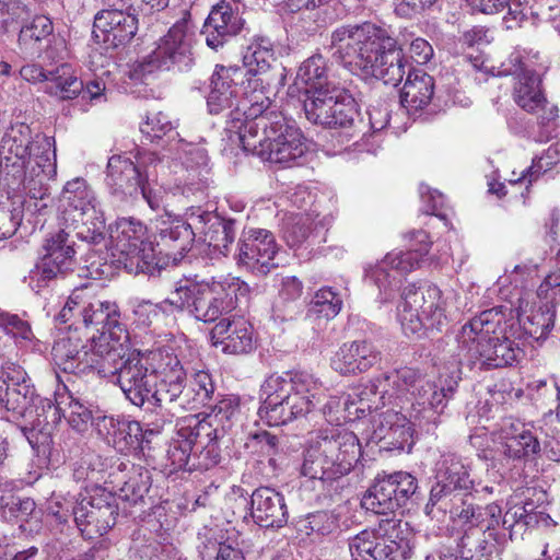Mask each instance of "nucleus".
<instances>
[{"label": "nucleus", "instance_id": "nucleus-25", "mask_svg": "<svg viewBox=\"0 0 560 560\" xmlns=\"http://www.w3.org/2000/svg\"><path fill=\"white\" fill-rule=\"evenodd\" d=\"M37 148L42 150V153L35 155V164L31 165V161H28L24 165V187L31 199L35 200V208L42 211L48 207V201H52L47 183L57 175L54 139L49 137L38 139Z\"/></svg>", "mask_w": 560, "mask_h": 560}, {"label": "nucleus", "instance_id": "nucleus-21", "mask_svg": "<svg viewBox=\"0 0 560 560\" xmlns=\"http://www.w3.org/2000/svg\"><path fill=\"white\" fill-rule=\"evenodd\" d=\"M232 114L240 129L237 143H242L243 135L256 136L269 127L275 116L283 115L272 107V101L260 78H250L242 89V97Z\"/></svg>", "mask_w": 560, "mask_h": 560}, {"label": "nucleus", "instance_id": "nucleus-11", "mask_svg": "<svg viewBox=\"0 0 560 560\" xmlns=\"http://www.w3.org/2000/svg\"><path fill=\"white\" fill-rule=\"evenodd\" d=\"M413 538L406 523L387 516L375 529L349 538L348 547L352 560H407L413 553Z\"/></svg>", "mask_w": 560, "mask_h": 560}, {"label": "nucleus", "instance_id": "nucleus-46", "mask_svg": "<svg viewBox=\"0 0 560 560\" xmlns=\"http://www.w3.org/2000/svg\"><path fill=\"white\" fill-rule=\"evenodd\" d=\"M342 91L343 88L331 85L306 94L303 101V108L307 120L323 127L331 125V120H328V118L331 117L330 112Z\"/></svg>", "mask_w": 560, "mask_h": 560}, {"label": "nucleus", "instance_id": "nucleus-26", "mask_svg": "<svg viewBox=\"0 0 560 560\" xmlns=\"http://www.w3.org/2000/svg\"><path fill=\"white\" fill-rule=\"evenodd\" d=\"M279 246L273 234L265 229H249L238 242L236 259L253 272L267 275L278 266Z\"/></svg>", "mask_w": 560, "mask_h": 560}, {"label": "nucleus", "instance_id": "nucleus-17", "mask_svg": "<svg viewBox=\"0 0 560 560\" xmlns=\"http://www.w3.org/2000/svg\"><path fill=\"white\" fill-rule=\"evenodd\" d=\"M0 406L16 419H31L39 425L47 412H55V404L40 397L22 369H8L0 376Z\"/></svg>", "mask_w": 560, "mask_h": 560}, {"label": "nucleus", "instance_id": "nucleus-35", "mask_svg": "<svg viewBox=\"0 0 560 560\" xmlns=\"http://www.w3.org/2000/svg\"><path fill=\"white\" fill-rule=\"evenodd\" d=\"M322 451L334 464V469L345 476L351 471L361 456V444L358 436L349 430L335 428L330 433L318 438Z\"/></svg>", "mask_w": 560, "mask_h": 560}, {"label": "nucleus", "instance_id": "nucleus-45", "mask_svg": "<svg viewBox=\"0 0 560 560\" xmlns=\"http://www.w3.org/2000/svg\"><path fill=\"white\" fill-rule=\"evenodd\" d=\"M90 343L83 345L78 337L68 335L59 338L52 347L56 365L66 373L82 374Z\"/></svg>", "mask_w": 560, "mask_h": 560}, {"label": "nucleus", "instance_id": "nucleus-13", "mask_svg": "<svg viewBox=\"0 0 560 560\" xmlns=\"http://www.w3.org/2000/svg\"><path fill=\"white\" fill-rule=\"evenodd\" d=\"M116 261L133 275L158 276L161 271L147 226L133 218H120L110 226Z\"/></svg>", "mask_w": 560, "mask_h": 560}, {"label": "nucleus", "instance_id": "nucleus-47", "mask_svg": "<svg viewBox=\"0 0 560 560\" xmlns=\"http://www.w3.org/2000/svg\"><path fill=\"white\" fill-rule=\"evenodd\" d=\"M84 89L83 82L79 79L72 66L61 62L56 69L49 71L45 92L59 100H73Z\"/></svg>", "mask_w": 560, "mask_h": 560}, {"label": "nucleus", "instance_id": "nucleus-19", "mask_svg": "<svg viewBox=\"0 0 560 560\" xmlns=\"http://www.w3.org/2000/svg\"><path fill=\"white\" fill-rule=\"evenodd\" d=\"M418 480L407 471L380 472L361 500L366 511L380 515L395 513L417 493Z\"/></svg>", "mask_w": 560, "mask_h": 560}, {"label": "nucleus", "instance_id": "nucleus-38", "mask_svg": "<svg viewBox=\"0 0 560 560\" xmlns=\"http://www.w3.org/2000/svg\"><path fill=\"white\" fill-rule=\"evenodd\" d=\"M250 516L260 527L284 526L289 513L283 494L270 487L257 488L250 495Z\"/></svg>", "mask_w": 560, "mask_h": 560}, {"label": "nucleus", "instance_id": "nucleus-34", "mask_svg": "<svg viewBox=\"0 0 560 560\" xmlns=\"http://www.w3.org/2000/svg\"><path fill=\"white\" fill-rule=\"evenodd\" d=\"M156 245L166 250L174 261L180 260L192 245L195 238V223L186 215V221L165 212L158 220Z\"/></svg>", "mask_w": 560, "mask_h": 560}, {"label": "nucleus", "instance_id": "nucleus-3", "mask_svg": "<svg viewBox=\"0 0 560 560\" xmlns=\"http://www.w3.org/2000/svg\"><path fill=\"white\" fill-rule=\"evenodd\" d=\"M167 160L156 152H139L136 161L122 155L108 159L105 184L110 195L125 200L139 195L152 210L165 208L164 194L180 191L188 196L190 187H173L166 178Z\"/></svg>", "mask_w": 560, "mask_h": 560}, {"label": "nucleus", "instance_id": "nucleus-24", "mask_svg": "<svg viewBox=\"0 0 560 560\" xmlns=\"http://www.w3.org/2000/svg\"><path fill=\"white\" fill-rule=\"evenodd\" d=\"M238 73V69L217 66V70L210 80V92L207 96L209 114L225 116L224 131L232 142H237L240 132L238 126L232 121V114H234V108L238 107L240 102V88L235 80Z\"/></svg>", "mask_w": 560, "mask_h": 560}, {"label": "nucleus", "instance_id": "nucleus-14", "mask_svg": "<svg viewBox=\"0 0 560 560\" xmlns=\"http://www.w3.org/2000/svg\"><path fill=\"white\" fill-rule=\"evenodd\" d=\"M435 480L424 506L425 515L432 520L451 514V509H462L455 506L456 501L462 502L459 491L466 494L478 492L477 483L470 477L469 463L454 453L441 455L436 463Z\"/></svg>", "mask_w": 560, "mask_h": 560}, {"label": "nucleus", "instance_id": "nucleus-9", "mask_svg": "<svg viewBox=\"0 0 560 560\" xmlns=\"http://www.w3.org/2000/svg\"><path fill=\"white\" fill-rule=\"evenodd\" d=\"M451 516L463 527L456 547L459 560H492L503 551L506 538L500 532L498 504L481 506L463 502L462 509H451Z\"/></svg>", "mask_w": 560, "mask_h": 560}, {"label": "nucleus", "instance_id": "nucleus-49", "mask_svg": "<svg viewBox=\"0 0 560 560\" xmlns=\"http://www.w3.org/2000/svg\"><path fill=\"white\" fill-rule=\"evenodd\" d=\"M44 136H36L35 140H31V130L27 126L21 125L12 128L2 139V150L13 154L23 161V166L31 161V165L35 164V155H39L42 150L37 148V140Z\"/></svg>", "mask_w": 560, "mask_h": 560}, {"label": "nucleus", "instance_id": "nucleus-63", "mask_svg": "<svg viewBox=\"0 0 560 560\" xmlns=\"http://www.w3.org/2000/svg\"><path fill=\"white\" fill-rule=\"evenodd\" d=\"M339 528V518L336 514L319 511L310 514L306 518L305 529L307 535L328 536Z\"/></svg>", "mask_w": 560, "mask_h": 560}, {"label": "nucleus", "instance_id": "nucleus-32", "mask_svg": "<svg viewBox=\"0 0 560 560\" xmlns=\"http://www.w3.org/2000/svg\"><path fill=\"white\" fill-rule=\"evenodd\" d=\"M192 33L187 21L176 22L160 39L154 52L166 70L176 67L179 71L188 69L192 63Z\"/></svg>", "mask_w": 560, "mask_h": 560}, {"label": "nucleus", "instance_id": "nucleus-41", "mask_svg": "<svg viewBox=\"0 0 560 560\" xmlns=\"http://www.w3.org/2000/svg\"><path fill=\"white\" fill-rule=\"evenodd\" d=\"M80 314V323L85 328H94L100 335L114 332L117 326H125L120 323V314L115 303L101 301L98 299H86L77 306Z\"/></svg>", "mask_w": 560, "mask_h": 560}, {"label": "nucleus", "instance_id": "nucleus-28", "mask_svg": "<svg viewBox=\"0 0 560 560\" xmlns=\"http://www.w3.org/2000/svg\"><path fill=\"white\" fill-rule=\"evenodd\" d=\"M332 218L328 215L319 218L315 210L289 212L281 223L283 240L291 248H299L306 243H320L325 241L322 234L328 230Z\"/></svg>", "mask_w": 560, "mask_h": 560}, {"label": "nucleus", "instance_id": "nucleus-56", "mask_svg": "<svg viewBox=\"0 0 560 560\" xmlns=\"http://www.w3.org/2000/svg\"><path fill=\"white\" fill-rule=\"evenodd\" d=\"M175 290L171 295L160 303H153L149 300H136L133 304V315L136 322L142 326H150L155 322L161 314L172 315L179 313L173 305L175 300Z\"/></svg>", "mask_w": 560, "mask_h": 560}, {"label": "nucleus", "instance_id": "nucleus-37", "mask_svg": "<svg viewBox=\"0 0 560 560\" xmlns=\"http://www.w3.org/2000/svg\"><path fill=\"white\" fill-rule=\"evenodd\" d=\"M381 359L372 342L358 340L343 343L330 358L331 369L340 375H357L366 372Z\"/></svg>", "mask_w": 560, "mask_h": 560}, {"label": "nucleus", "instance_id": "nucleus-44", "mask_svg": "<svg viewBox=\"0 0 560 560\" xmlns=\"http://www.w3.org/2000/svg\"><path fill=\"white\" fill-rule=\"evenodd\" d=\"M54 34V23L47 15H35L32 21L22 25L18 47L23 59H34L42 50L45 40Z\"/></svg>", "mask_w": 560, "mask_h": 560}, {"label": "nucleus", "instance_id": "nucleus-52", "mask_svg": "<svg viewBox=\"0 0 560 560\" xmlns=\"http://www.w3.org/2000/svg\"><path fill=\"white\" fill-rule=\"evenodd\" d=\"M330 116L328 120H331V125H326L327 128H340V129H353V131L347 132L348 136H353L358 129V125L361 124L359 119V110L357 108V103L353 96L343 89L340 97L338 98L336 105L330 112Z\"/></svg>", "mask_w": 560, "mask_h": 560}, {"label": "nucleus", "instance_id": "nucleus-57", "mask_svg": "<svg viewBox=\"0 0 560 560\" xmlns=\"http://www.w3.org/2000/svg\"><path fill=\"white\" fill-rule=\"evenodd\" d=\"M174 129V122L163 112L148 114L145 121L140 126L141 132L151 141L160 140L167 136L171 139V145L179 138V135Z\"/></svg>", "mask_w": 560, "mask_h": 560}, {"label": "nucleus", "instance_id": "nucleus-5", "mask_svg": "<svg viewBox=\"0 0 560 560\" xmlns=\"http://www.w3.org/2000/svg\"><path fill=\"white\" fill-rule=\"evenodd\" d=\"M323 384L305 371L272 373L261 384L259 418L268 425L287 424L311 412L320 401Z\"/></svg>", "mask_w": 560, "mask_h": 560}, {"label": "nucleus", "instance_id": "nucleus-60", "mask_svg": "<svg viewBox=\"0 0 560 560\" xmlns=\"http://www.w3.org/2000/svg\"><path fill=\"white\" fill-rule=\"evenodd\" d=\"M560 162V148L558 144L550 145L545 153L538 159L533 160L529 167L521 172V176L517 178H511V183H518L521 180H527L529 184L536 180L540 174L546 173L552 166Z\"/></svg>", "mask_w": 560, "mask_h": 560}, {"label": "nucleus", "instance_id": "nucleus-20", "mask_svg": "<svg viewBox=\"0 0 560 560\" xmlns=\"http://www.w3.org/2000/svg\"><path fill=\"white\" fill-rule=\"evenodd\" d=\"M418 480L407 471L380 472L361 500L366 511L380 515L395 513L417 493Z\"/></svg>", "mask_w": 560, "mask_h": 560}, {"label": "nucleus", "instance_id": "nucleus-59", "mask_svg": "<svg viewBox=\"0 0 560 560\" xmlns=\"http://www.w3.org/2000/svg\"><path fill=\"white\" fill-rule=\"evenodd\" d=\"M170 150L186 168L201 167L208 163V152L203 147L187 142L182 138H178Z\"/></svg>", "mask_w": 560, "mask_h": 560}, {"label": "nucleus", "instance_id": "nucleus-58", "mask_svg": "<svg viewBox=\"0 0 560 560\" xmlns=\"http://www.w3.org/2000/svg\"><path fill=\"white\" fill-rule=\"evenodd\" d=\"M47 418L45 421H42L39 425H37L35 422L33 423L31 419H23L25 421V424L22 425L21 432L27 440L28 444L34 451L39 452V448L42 445H44L47 440L49 433L47 432V427L50 423H57L60 418V409L58 406H55V412H47Z\"/></svg>", "mask_w": 560, "mask_h": 560}, {"label": "nucleus", "instance_id": "nucleus-15", "mask_svg": "<svg viewBox=\"0 0 560 560\" xmlns=\"http://www.w3.org/2000/svg\"><path fill=\"white\" fill-rule=\"evenodd\" d=\"M397 306V317L406 335L423 329L441 330L448 323V296L434 284H408Z\"/></svg>", "mask_w": 560, "mask_h": 560}, {"label": "nucleus", "instance_id": "nucleus-18", "mask_svg": "<svg viewBox=\"0 0 560 560\" xmlns=\"http://www.w3.org/2000/svg\"><path fill=\"white\" fill-rule=\"evenodd\" d=\"M411 238L420 246L407 252L388 253L381 261L366 270V278L377 287L384 300H388L395 294L408 273L428 261L425 258L430 247L428 233L422 230L415 231L411 233Z\"/></svg>", "mask_w": 560, "mask_h": 560}, {"label": "nucleus", "instance_id": "nucleus-61", "mask_svg": "<svg viewBox=\"0 0 560 560\" xmlns=\"http://www.w3.org/2000/svg\"><path fill=\"white\" fill-rule=\"evenodd\" d=\"M342 308V298L331 287L320 288L313 299V311L326 319L336 317Z\"/></svg>", "mask_w": 560, "mask_h": 560}, {"label": "nucleus", "instance_id": "nucleus-39", "mask_svg": "<svg viewBox=\"0 0 560 560\" xmlns=\"http://www.w3.org/2000/svg\"><path fill=\"white\" fill-rule=\"evenodd\" d=\"M385 384L384 375L381 374L353 387L345 396V407L348 413L361 419L366 413L377 412L389 405V393Z\"/></svg>", "mask_w": 560, "mask_h": 560}, {"label": "nucleus", "instance_id": "nucleus-12", "mask_svg": "<svg viewBox=\"0 0 560 560\" xmlns=\"http://www.w3.org/2000/svg\"><path fill=\"white\" fill-rule=\"evenodd\" d=\"M275 118L269 127L256 136L243 135L240 144L262 161L291 166L306 153V139L294 120L284 115Z\"/></svg>", "mask_w": 560, "mask_h": 560}, {"label": "nucleus", "instance_id": "nucleus-54", "mask_svg": "<svg viewBox=\"0 0 560 560\" xmlns=\"http://www.w3.org/2000/svg\"><path fill=\"white\" fill-rule=\"evenodd\" d=\"M276 61L272 44L268 38H259L247 46L243 63L254 74L265 72Z\"/></svg>", "mask_w": 560, "mask_h": 560}, {"label": "nucleus", "instance_id": "nucleus-42", "mask_svg": "<svg viewBox=\"0 0 560 560\" xmlns=\"http://www.w3.org/2000/svg\"><path fill=\"white\" fill-rule=\"evenodd\" d=\"M211 422H196L195 424V451L192 452L189 469L209 470L221 460V452L218 444L219 429L211 428Z\"/></svg>", "mask_w": 560, "mask_h": 560}, {"label": "nucleus", "instance_id": "nucleus-22", "mask_svg": "<svg viewBox=\"0 0 560 560\" xmlns=\"http://www.w3.org/2000/svg\"><path fill=\"white\" fill-rule=\"evenodd\" d=\"M44 249L46 254L24 279L35 293L50 287L71 270L74 264L73 240H70V233L65 230H59L47 238Z\"/></svg>", "mask_w": 560, "mask_h": 560}, {"label": "nucleus", "instance_id": "nucleus-1", "mask_svg": "<svg viewBox=\"0 0 560 560\" xmlns=\"http://www.w3.org/2000/svg\"><path fill=\"white\" fill-rule=\"evenodd\" d=\"M160 350L131 349L128 330L117 326L114 332L91 337L82 374L93 373L108 380L120 387L132 405L142 407L154 386Z\"/></svg>", "mask_w": 560, "mask_h": 560}, {"label": "nucleus", "instance_id": "nucleus-53", "mask_svg": "<svg viewBox=\"0 0 560 560\" xmlns=\"http://www.w3.org/2000/svg\"><path fill=\"white\" fill-rule=\"evenodd\" d=\"M240 413V400L234 395L221 397L212 406L210 413L206 419L199 422H211V428H218L219 434L224 433L232 428Z\"/></svg>", "mask_w": 560, "mask_h": 560}, {"label": "nucleus", "instance_id": "nucleus-29", "mask_svg": "<svg viewBox=\"0 0 560 560\" xmlns=\"http://www.w3.org/2000/svg\"><path fill=\"white\" fill-rule=\"evenodd\" d=\"M185 215L195 223L196 230L205 235V241L214 252L223 256L230 253L236 236L235 220L224 219L199 207L188 208Z\"/></svg>", "mask_w": 560, "mask_h": 560}, {"label": "nucleus", "instance_id": "nucleus-27", "mask_svg": "<svg viewBox=\"0 0 560 560\" xmlns=\"http://www.w3.org/2000/svg\"><path fill=\"white\" fill-rule=\"evenodd\" d=\"M138 31L135 12L122 8L105 9L95 15L92 35L97 43L118 47L129 43Z\"/></svg>", "mask_w": 560, "mask_h": 560}, {"label": "nucleus", "instance_id": "nucleus-51", "mask_svg": "<svg viewBox=\"0 0 560 560\" xmlns=\"http://www.w3.org/2000/svg\"><path fill=\"white\" fill-rule=\"evenodd\" d=\"M195 425H182L177 430L176 436L172 440L167 450V460L171 471L189 469L192 459V450L195 448Z\"/></svg>", "mask_w": 560, "mask_h": 560}, {"label": "nucleus", "instance_id": "nucleus-33", "mask_svg": "<svg viewBox=\"0 0 560 560\" xmlns=\"http://www.w3.org/2000/svg\"><path fill=\"white\" fill-rule=\"evenodd\" d=\"M244 22L238 5L222 0L212 8L203 25L207 45L215 50L222 47L229 38L242 31Z\"/></svg>", "mask_w": 560, "mask_h": 560}, {"label": "nucleus", "instance_id": "nucleus-48", "mask_svg": "<svg viewBox=\"0 0 560 560\" xmlns=\"http://www.w3.org/2000/svg\"><path fill=\"white\" fill-rule=\"evenodd\" d=\"M296 84L305 85L304 95L312 93V91L337 85L329 80L328 62L319 54H315L302 62L296 73Z\"/></svg>", "mask_w": 560, "mask_h": 560}, {"label": "nucleus", "instance_id": "nucleus-23", "mask_svg": "<svg viewBox=\"0 0 560 560\" xmlns=\"http://www.w3.org/2000/svg\"><path fill=\"white\" fill-rule=\"evenodd\" d=\"M72 514L82 536L94 539L106 534L115 525L118 508L112 491L94 487L88 497L75 501Z\"/></svg>", "mask_w": 560, "mask_h": 560}, {"label": "nucleus", "instance_id": "nucleus-10", "mask_svg": "<svg viewBox=\"0 0 560 560\" xmlns=\"http://www.w3.org/2000/svg\"><path fill=\"white\" fill-rule=\"evenodd\" d=\"M65 207L62 221L70 240L77 238L88 244L98 245L105 240V218L100 201L85 179L69 180L62 190Z\"/></svg>", "mask_w": 560, "mask_h": 560}, {"label": "nucleus", "instance_id": "nucleus-50", "mask_svg": "<svg viewBox=\"0 0 560 560\" xmlns=\"http://www.w3.org/2000/svg\"><path fill=\"white\" fill-rule=\"evenodd\" d=\"M334 467L327 454L322 451L320 441L318 439L315 444L306 450L301 474L311 480H318L324 483L341 477Z\"/></svg>", "mask_w": 560, "mask_h": 560}, {"label": "nucleus", "instance_id": "nucleus-36", "mask_svg": "<svg viewBox=\"0 0 560 560\" xmlns=\"http://www.w3.org/2000/svg\"><path fill=\"white\" fill-rule=\"evenodd\" d=\"M392 406L373 418L372 439L383 441L392 450L404 451L406 445H411L413 429L410 419L401 412L402 409L396 410V406Z\"/></svg>", "mask_w": 560, "mask_h": 560}, {"label": "nucleus", "instance_id": "nucleus-62", "mask_svg": "<svg viewBox=\"0 0 560 560\" xmlns=\"http://www.w3.org/2000/svg\"><path fill=\"white\" fill-rule=\"evenodd\" d=\"M118 425V432L113 441V445L120 452L141 448L140 438L141 423L135 420L121 419Z\"/></svg>", "mask_w": 560, "mask_h": 560}, {"label": "nucleus", "instance_id": "nucleus-43", "mask_svg": "<svg viewBox=\"0 0 560 560\" xmlns=\"http://www.w3.org/2000/svg\"><path fill=\"white\" fill-rule=\"evenodd\" d=\"M434 94V79L421 69L408 70L400 93L401 105L409 113H417L427 107Z\"/></svg>", "mask_w": 560, "mask_h": 560}, {"label": "nucleus", "instance_id": "nucleus-2", "mask_svg": "<svg viewBox=\"0 0 560 560\" xmlns=\"http://www.w3.org/2000/svg\"><path fill=\"white\" fill-rule=\"evenodd\" d=\"M332 57L364 78L373 77L397 86L406 74L407 60L389 30L373 22L345 24L330 35Z\"/></svg>", "mask_w": 560, "mask_h": 560}, {"label": "nucleus", "instance_id": "nucleus-6", "mask_svg": "<svg viewBox=\"0 0 560 560\" xmlns=\"http://www.w3.org/2000/svg\"><path fill=\"white\" fill-rule=\"evenodd\" d=\"M502 316L486 310L466 323L457 335L458 364L472 370L499 369L512 365L522 353L520 347L501 336Z\"/></svg>", "mask_w": 560, "mask_h": 560}, {"label": "nucleus", "instance_id": "nucleus-64", "mask_svg": "<svg viewBox=\"0 0 560 560\" xmlns=\"http://www.w3.org/2000/svg\"><path fill=\"white\" fill-rule=\"evenodd\" d=\"M68 423L77 432H86L90 425L94 424L96 415L79 398L69 396Z\"/></svg>", "mask_w": 560, "mask_h": 560}, {"label": "nucleus", "instance_id": "nucleus-30", "mask_svg": "<svg viewBox=\"0 0 560 560\" xmlns=\"http://www.w3.org/2000/svg\"><path fill=\"white\" fill-rule=\"evenodd\" d=\"M211 339L226 354H247L255 349L254 328L241 316L222 317L211 329Z\"/></svg>", "mask_w": 560, "mask_h": 560}, {"label": "nucleus", "instance_id": "nucleus-8", "mask_svg": "<svg viewBox=\"0 0 560 560\" xmlns=\"http://www.w3.org/2000/svg\"><path fill=\"white\" fill-rule=\"evenodd\" d=\"M249 287L237 277L219 276L201 281L187 280L175 288L173 305L197 320L213 323L234 311Z\"/></svg>", "mask_w": 560, "mask_h": 560}, {"label": "nucleus", "instance_id": "nucleus-4", "mask_svg": "<svg viewBox=\"0 0 560 560\" xmlns=\"http://www.w3.org/2000/svg\"><path fill=\"white\" fill-rule=\"evenodd\" d=\"M383 375L389 393L388 404L400 409L410 404V418L435 422L458 387L460 370L456 368L447 374L441 373L436 382L408 366Z\"/></svg>", "mask_w": 560, "mask_h": 560}, {"label": "nucleus", "instance_id": "nucleus-31", "mask_svg": "<svg viewBox=\"0 0 560 560\" xmlns=\"http://www.w3.org/2000/svg\"><path fill=\"white\" fill-rule=\"evenodd\" d=\"M501 452L512 460H525L541 451L536 428L532 422L508 420L500 431Z\"/></svg>", "mask_w": 560, "mask_h": 560}, {"label": "nucleus", "instance_id": "nucleus-16", "mask_svg": "<svg viewBox=\"0 0 560 560\" xmlns=\"http://www.w3.org/2000/svg\"><path fill=\"white\" fill-rule=\"evenodd\" d=\"M499 75H512L514 102L527 113L536 114L541 125H548L558 117V108L549 104L541 90V79L534 69V62L524 51L514 50L501 63Z\"/></svg>", "mask_w": 560, "mask_h": 560}, {"label": "nucleus", "instance_id": "nucleus-40", "mask_svg": "<svg viewBox=\"0 0 560 560\" xmlns=\"http://www.w3.org/2000/svg\"><path fill=\"white\" fill-rule=\"evenodd\" d=\"M110 476L113 489L130 505L142 502L151 488V474L141 465L121 462Z\"/></svg>", "mask_w": 560, "mask_h": 560}, {"label": "nucleus", "instance_id": "nucleus-7", "mask_svg": "<svg viewBox=\"0 0 560 560\" xmlns=\"http://www.w3.org/2000/svg\"><path fill=\"white\" fill-rule=\"evenodd\" d=\"M155 370L147 402L160 409L194 410L212 400L215 385L211 375L196 371L187 384L186 371L172 349L161 348Z\"/></svg>", "mask_w": 560, "mask_h": 560}, {"label": "nucleus", "instance_id": "nucleus-55", "mask_svg": "<svg viewBox=\"0 0 560 560\" xmlns=\"http://www.w3.org/2000/svg\"><path fill=\"white\" fill-rule=\"evenodd\" d=\"M555 317L556 315L553 311L548 307H540L525 317H523L522 314H518V322L528 337L539 341L546 339L553 328Z\"/></svg>", "mask_w": 560, "mask_h": 560}]
</instances>
